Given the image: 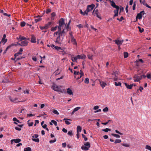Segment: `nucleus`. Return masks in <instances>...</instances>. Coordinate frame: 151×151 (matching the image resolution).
<instances>
[{"instance_id":"obj_1","label":"nucleus","mask_w":151,"mask_h":151,"mask_svg":"<svg viewBox=\"0 0 151 151\" xmlns=\"http://www.w3.org/2000/svg\"><path fill=\"white\" fill-rule=\"evenodd\" d=\"M110 2L111 3V5L113 8H115L116 9V10H114V17L116 16H117L118 15V12L119 9V7L117 5H116L113 1H110Z\"/></svg>"},{"instance_id":"obj_2","label":"nucleus","mask_w":151,"mask_h":151,"mask_svg":"<svg viewBox=\"0 0 151 151\" xmlns=\"http://www.w3.org/2000/svg\"><path fill=\"white\" fill-rule=\"evenodd\" d=\"M64 19L62 18L60 19L59 21V25L58 26V28L59 31L61 30L62 27L64 25H65Z\"/></svg>"},{"instance_id":"obj_3","label":"nucleus","mask_w":151,"mask_h":151,"mask_svg":"<svg viewBox=\"0 0 151 151\" xmlns=\"http://www.w3.org/2000/svg\"><path fill=\"white\" fill-rule=\"evenodd\" d=\"M61 86H58L55 84L52 86V88L55 91L63 93L62 90L61 89Z\"/></svg>"},{"instance_id":"obj_4","label":"nucleus","mask_w":151,"mask_h":151,"mask_svg":"<svg viewBox=\"0 0 151 151\" xmlns=\"http://www.w3.org/2000/svg\"><path fill=\"white\" fill-rule=\"evenodd\" d=\"M28 42L27 40L20 41V42L18 43V44L21 46H26L28 45Z\"/></svg>"},{"instance_id":"obj_5","label":"nucleus","mask_w":151,"mask_h":151,"mask_svg":"<svg viewBox=\"0 0 151 151\" xmlns=\"http://www.w3.org/2000/svg\"><path fill=\"white\" fill-rule=\"evenodd\" d=\"M133 78L135 82H139L142 79V76L139 74H136L134 75Z\"/></svg>"},{"instance_id":"obj_6","label":"nucleus","mask_w":151,"mask_h":151,"mask_svg":"<svg viewBox=\"0 0 151 151\" xmlns=\"http://www.w3.org/2000/svg\"><path fill=\"white\" fill-rule=\"evenodd\" d=\"M95 5L94 4H92L90 5H88L87 9V12H89L91 11L94 7Z\"/></svg>"},{"instance_id":"obj_7","label":"nucleus","mask_w":151,"mask_h":151,"mask_svg":"<svg viewBox=\"0 0 151 151\" xmlns=\"http://www.w3.org/2000/svg\"><path fill=\"white\" fill-rule=\"evenodd\" d=\"M145 12L144 11H142L141 12L137 14L136 18H138L139 19H141L142 18V15H144L145 14Z\"/></svg>"},{"instance_id":"obj_8","label":"nucleus","mask_w":151,"mask_h":151,"mask_svg":"<svg viewBox=\"0 0 151 151\" xmlns=\"http://www.w3.org/2000/svg\"><path fill=\"white\" fill-rule=\"evenodd\" d=\"M63 39V37L62 40L60 39V38H57V37L56 40L55 41V42L56 44L58 45H61L62 44V42Z\"/></svg>"},{"instance_id":"obj_9","label":"nucleus","mask_w":151,"mask_h":151,"mask_svg":"<svg viewBox=\"0 0 151 151\" xmlns=\"http://www.w3.org/2000/svg\"><path fill=\"white\" fill-rule=\"evenodd\" d=\"M58 31L60 32L61 34L62 35L63 37L65 35L66 33L67 32V30L65 29V28H64L62 31H61V30L60 31L58 30Z\"/></svg>"},{"instance_id":"obj_10","label":"nucleus","mask_w":151,"mask_h":151,"mask_svg":"<svg viewBox=\"0 0 151 151\" xmlns=\"http://www.w3.org/2000/svg\"><path fill=\"white\" fill-rule=\"evenodd\" d=\"M70 37L71 38L70 41L73 43V44L74 45H76L77 43L76 41V40L75 39H74L72 35H71L70 36Z\"/></svg>"},{"instance_id":"obj_11","label":"nucleus","mask_w":151,"mask_h":151,"mask_svg":"<svg viewBox=\"0 0 151 151\" xmlns=\"http://www.w3.org/2000/svg\"><path fill=\"white\" fill-rule=\"evenodd\" d=\"M86 56L83 54H82L81 55H77V58L78 59H85L86 58Z\"/></svg>"},{"instance_id":"obj_12","label":"nucleus","mask_w":151,"mask_h":151,"mask_svg":"<svg viewBox=\"0 0 151 151\" xmlns=\"http://www.w3.org/2000/svg\"><path fill=\"white\" fill-rule=\"evenodd\" d=\"M17 40H18L19 42H20V41L27 40V39L24 36H22L21 35H20L19 36V37L17 38Z\"/></svg>"},{"instance_id":"obj_13","label":"nucleus","mask_w":151,"mask_h":151,"mask_svg":"<svg viewBox=\"0 0 151 151\" xmlns=\"http://www.w3.org/2000/svg\"><path fill=\"white\" fill-rule=\"evenodd\" d=\"M23 51V49L22 48H21L19 52H18L17 53H16L14 55V56L15 57H16L17 56H18L19 55H21L22 54V52Z\"/></svg>"},{"instance_id":"obj_14","label":"nucleus","mask_w":151,"mask_h":151,"mask_svg":"<svg viewBox=\"0 0 151 151\" xmlns=\"http://www.w3.org/2000/svg\"><path fill=\"white\" fill-rule=\"evenodd\" d=\"M114 42L115 43L118 45V47L119 48V47L122 44L120 41L119 40H115Z\"/></svg>"},{"instance_id":"obj_15","label":"nucleus","mask_w":151,"mask_h":151,"mask_svg":"<svg viewBox=\"0 0 151 151\" xmlns=\"http://www.w3.org/2000/svg\"><path fill=\"white\" fill-rule=\"evenodd\" d=\"M100 84L103 88H104L105 86L107 85L106 83L102 81H100Z\"/></svg>"},{"instance_id":"obj_16","label":"nucleus","mask_w":151,"mask_h":151,"mask_svg":"<svg viewBox=\"0 0 151 151\" xmlns=\"http://www.w3.org/2000/svg\"><path fill=\"white\" fill-rule=\"evenodd\" d=\"M9 99H10V101L13 102H20L19 101H18V98H14L12 99L11 97H9Z\"/></svg>"},{"instance_id":"obj_17","label":"nucleus","mask_w":151,"mask_h":151,"mask_svg":"<svg viewBox=\"0 0 151 151\" xmlns=\"http://www.w3.org/2000/svg\"><path fill=\"white\" fill-rule=\"evenodd\" d=\"M67 93L68 94L70 95H73V92L70 88H68L67 89Z\"/></svg>"},{"instance_id":"obj_18","label":"nucleus","mask_w":151,"mask_h":151,"mask_svg":"<svg viewBox=\"0 0 151 151\" xmlns=\"http://www.w3.org/2000/svg\"><path fill=\"white\" fill-rule=\"evenodd\" d=\"M71 60L73 62H77V60L78 59V58H77V56L76 57H73V55H71Z\"/></svg>"},{"instance_id":"obj_19","label":"nucleus","mask_w":151,"mask_h":151,"mask_svg":"<svg viewBox=\"0 0 151 151\" xmlns=\"http://www.w3.org/2000/svg\"><path fill=\"white\" fill-rule=\"evenodd\" d=\"M21 140L20 139H13L11 140V142H12L13 141H14L15 143H17L19 142L20 141H21Z\"/></svg>"},{"instance_id":"obj_20","label":"nucleus","mask_w":151,"mask_h":151,"mask_svg":"<svg viewBox=\"0 0 151 151\" xmlns=\"http://www.w3.org/2000/svg\"><path fill=\"white\" fill-rule=\"evenodd\" d=\"M31 41L32 43H35L36 42V37L34 36H32L31 38Z\"/></svg>"},{"instance_id":"obj_21","label":"nucleus","mask_w":151,"mask_h":151,"mask_svg":"<svg viewBox=\"0 0 151 151\" xmlns=\"http://www.w3.org/2000/svg\"><path fill=\"white\" fill-rule=\"evenodd\" d=\"M124 84L127 88L130 89L132 88V87L133 86V84L129 85L126 83H125Z\"/></svg>"},{"instance_id":"obj_22","label":"nucleus","mask_w":151,"mask_h":151,"mask_svg":"<svg viewBox=\"0 0 151 151\" xmlns=\"http://www.w3.org/2000/svg\"><path fill=\"white\" fill-rule=\"evenodd\" d=\"M142 3L145 6L151 9V6L148 5L145 0H144Z\"/></svg>"},{"instance_id":"obj_23","label":"nucleus","mask_w":151,"mask_h":151,"mask_svg":"<svg viewBox=\"0 0 151 151\" xmlns=\"http://www.w3.org/2000/svg\"><path fill=\"white\" fill-rule=\"evenodd\" d=\"M52 23V22H50L48 23L47 24H46L45 25V27H46V29H47L49 28L51 26Z\"/></svg>"},{"instance_id":"obj_24","label":"nucleus","mask_w":151,"mask_h":151,"mask_svg":"<svg viewBox=\"0 0 151 151\" xmlns=\"http://www.w3.org/2000/svg\"><path fill=\"white\" fill-rule=\"evenodd\" d=\"M66 120L65 121V123L69 125V124H70V122H68V121L67 120H70V121H71V120L70 119H63V120Z\"/></svg>"},{"instance_id":"obj_25","label":"nucleus","mask_w":151,"mask_h":151,"mask_svg":"<svg viewBox=\"0 0 151 151\" xmlns=\"http://www.w3.org/2000/svg\"><path fill=\"white\" fill-rule=\"evenodd\" d=\"M60 70L59 69H58L57 70H56L55 72L54 73H55V76H56L57 75H58L60 74Z\"/></svg>"},{"instance_id":"obj_26","label":"nucleus","mask_w":151,"mask_h":151,"mask_svg":"<svg viewBox=\"0 0 151 151\" xmlns=\"http://www.w3.org/2000/svg\"><path fill=\"white\" fill-rule=\"evenodd\" d=\"M77 132H78L79 133V132H81V131L82 129L80 126H78L77 127Z\"/></svg>"},{"instance_id":"obj_27","label":"nucleus","mask_w":151,"mask_h":151,"mask_svg":"<svg viewBox=\"0 0 151 151\" xmlns=\"http://www.w3.org/2000/svg\"><path fill=\"white\" fill-rule=\"evenodd\" d=\"M32 150L30 147H28L24 149V151H31Z\"/></svg>"},{"instance_id":"obj_28","label":"nucleus","mask_w":151,"mask_h":151,"mask_svg":"<svg viewBox=\"0 0 151 151\" xmlns=\"http://www.w3.org/2000/svg\"><path fill=\"white\" fill-rule=\"evenodd\" d=\"M112 136L115 137L116 138H120V136L118 134L112 133L111 134Z\"/></svg>"},{"instance_id":"obj_29","label":"nucleus","mask_w":151,"mask_h":151,"mask_svg":"<svg viewBox=\"0 0 151 151\" xmlns=\"http://www.w3.org/2000/svg\"><path fill=\"white\" fill-rule=\"evenodd\" d=\"M102 130L105 132H107L108 131H111V129H110L106 128L105 129H102Z\"/></svg>"},{"instance_id":"obj_30","label":"nucleus","mask_w":151,"mask_h":151,"mask_svg":"<svg viewBox=\"0 0 151 151\" xmlns=\"http://www.w3.org/2000/svg\"><path fill=\"white\" fill-rule=\"evenodd\" d=\"M128 56V53L127 52H124V58H126Z\"/></svg>"},{"instance_id":"obj_31","label":"nucleus","mask_w":151,"mask_h":151,"mask_svg":"<svg viewBox=\"0 0 151 151\" xmlns=\"http://www.w3.org/2000/svg\"><path fill=\"white\" fill-rule=\"evenodd\" d=\"M118 74V72L117 71L114 72L112 73V75L115 76L116 77H117Z\"/></svg>"},{"instance_id":"obj_32","label":"nucleus","mask_w":151,"mask_h":151,"mask_svg":"<svg viewBox=\"0 0 151 151\" xmlns=\"http://www.w3.org/2000/svg\"><path fill=\"white\" fill-rule=\"evenodd\" d=\"M122 142V140L120 139H116L115 140L114 142V143L115 144L116 143H120Z\"/></svg>"},{"instance_id":"obj_33","label":"nucleus","mask_w":151,"mask_h":151,"mask_svg":"<svg viewBox=\"0 0 151 151\" xmlns=\"http://www.w3.org/2000/svg\"><path fill=\"white\" fill-rule=\"evenodd\" d=\"M88 147H86V146H82L81 147V149L82 150H84L86 151L87 150H88Z\"/></svg>"},{"instance_id":"obj_34","label":"nucleus","mask_w":151,"mask_h":151,"mask_svg":"<svg viewBox=\"0 0 151 151\" xmlns=\"http://www.w3.org/2000/svg\"><path fill=\"white\" fill-rule=\"evenodd\" d=\"M29 121L30 120H29L27 121V124L29 126H32L33 125V122H31L30 123Z\"/></svg>"},{"instance_id":"obj_35","label":"nucleus","mask_w":151,"mask_h":151,"mask_svg":"<svg viewBox=\"0 0 151 151\" xmlns=\"http://www.w3.org/2000/svg\"><path fill=\"white\" fill-rule=\"evenodd\" d=\"M145 149L151 151V147L148 145H146L145 147Z\"/></svg>"},{"instance_id":"obj_36","label":"nucleus","mask_w":151,"mask_h":151,"mask_svg":"<svg viewBox=\"0 0 151 151\" xmlns=\"http://www.w3.org/2000/svg\"><path fill=\"white\" fill-rule=\"evenodd\" d=\"M32 140L33 141L35 142H39L40 141L39 139L38 138H32Z\"/></svg>"},{"instance_id":"obj_37","label":"nucleus","mask_w":151,"mask_h":151,"mask_svg":"<svg viewBox=\"0 0 151 151\" xmlns=\"http://www.w3.org/2000/svg\"><path fill=\"white\" fill-rule=\"evenodd\" d=\"M7 40V39H6L5 38L3 39L2 38L0 43H1V42H4V44L6 42Z\"/></svg>"},{"instance_id":"obj_38","label":"nucleus","mask_w":151,"mask_h":151,"mask_svg":"<svg viewBox=\"0 0 151 151\" xmlns=\"http://www.w3.org/2000/svg\"><path fill=\"white\" fill-rule=\"evenodd\" d=\"M114 84H115V85L116 86H121L122 83L120 82L117 83V82H115L114 83Z\"/></svg>"},{"instance_id":"obj_39","label":"nucleus","mask_w":151,"mask_h":151,"mask_svg":"<svg viewBox=\"0 0 151 151\" xmlns=\"http://www.w3.org/2000/svg\"><path fill=\"white\" fill-rule=\"evenodd\" d=\"M87 56H88V57L89 59L91 60H93V55L88 54L87 55Z\"/></svg>"},{"instance_id":"obj_40","label":"nucleus","mask_w":151,"mask_h":151,"mask_svg":"<svg viewBox=\"0 0 151 151\" xmlns=\"http://www.w3.org/2000/svg\"><path fill=\"white\" fill-rule=\"evenodd\" d=\"M138 28L139 29V31L140 32L142 33V32H143L144 31V29L143 28H141L139 26L138 27Z\"/></svg>"},{"instance_id":"obj_41","label":"nucleus","mask_w":151,"mask_h":151,"mask_svg":"<svg viewBox=\"0 0 151 151\" xmlns=\"http://www.w3.org/2000/svg\"><path fill=\"white\" fill-rule=\"evenodd\" d=\"M84 145L86 146H88V148H89L90 147V145L89 142H86L84 144Z\"/></svg>"},{"instance_id":"obj_42","label":"nucleus","mask_w":151,"mask_h":151,"mask_svg":"<svg viewBox=\"0 0 151 151\" xmlns=\"http://www.w3.org/2000/svg\"><path fill=\"white\" fill-rule=\"evenodd\" d=\"M57 27L55 26V27H52L51 28V31H55V30H56L57 29Z\"/></svg>"},{"instance_id":"obj_43","label":"nucleus","mask_w":151,"mask_h":151,"mask_svg":"<svg viewBox=\"0 0 151 151\" xmlns=\"http://www.w3.org/2000/svg\"><path fill=\"white\" fill-rule=\"evenodd\" d=\"M84 82L85 83L88 84L89 82V79L88 78H85Z\"/></svg>"},{"instance_id":"obj_44","label":"nucleus","mask_w":151,"mask_h":151,"mask_svg":"<svg viewBox=\"0 0 151 151\" xmlns=\"http://www.w3.org/2000/svg\"><path fill=\"white\" fill-rule=\"evenodd\" d=\"M26 23L24 22H21L20 25L21 27H23L25 26Z\"/></svg>"},{"instance_id":"obj_45","label":"nucleus","mask_w":151,"mask_h":151,"mask_svg":"<svg viewBox=\"0 0 151 151\" xmlns=\"http://www.w3.org/2000/svg\"><path fill=\"white\" fill-rule=\"evenodd\" d=\"M68 135H69L70 137H72L73 135L72 132V131H69L68 133Z\"/></svg>"},{"instance_id":"obj_46","label":"nucleus","mask_w":151,"mask_h":151,"mask_svg":"<svg viewBox=\"0 0 151 151\" xmlns=\"http://www.w3.org/2000/svg\"><path fill=\"white\" fill-rule=\"evenodd\" d=\"M81 107H77L75 108H74V109H73L74 111H78L79 109H80Z\"/></svg>"},{"instance_id":"obj_47","label":"nucleus","mask_w":151,"mask_h":151,"mask_svg":"<svg viewBox=\"0 0 151 151\" xmlns=\"http://www.w3.org/2000/svg\"><path fill=\"white\" fill-rule=\"evenodd\" d=\"M82 137L83 138H84L85 141H86L87 140L88 138L86 137V136L85 135L82 134Z\"/></svg>"},{"instance_id":"obj_48","label":"nucleus","mask_w":151,"mask_h":151,"mask_svg":"<svg viewBox=\"0 0 151 151\" xmlns=\"http://www.w3.org/2000/svg\"><path fill=\"white\" fill-rule=\"evenodd\" d=\"M69 25L68 24L66 26V24H65V27L64 28H65V29H66L67 30V31H68V29L69 28Z\"/></svg>"},{"instance_id":"obj_49","label":"nucleus","mask_w":151,"mask_h":151,"mask_svg":"<svg viewBox=\"0 0 151 151\" xmlns=\"http://www.w3.org/2000/svg\"><path fill=\"white\" fill-rule=\"evenodd\" d=\"M53 112L54 114L57 115H58L59 114V113L58 111L56 110H54Z\"/></svg>"},{"instance_id":"obj_50","label":"nucleus","mask_w":151,"mask_h":151,"mask_svg":"<svg viewBox=\"0 0 151 151\" xmlns=\"http://www.w3.org/2000/svg\"><path fill=\"white\" fill-rule=\"evenodd\" d=\"M117 19L120 22H121L123 19H124V18L122 16L120 18V19L119 18H117Z\"/></svg>"},{"instance_id":"obj_51","label":"nucleus","mask_w":151,"mask_h":151,"mask_svg":"<svg viewBox=\"0 0 151 151\" xmlns=\"http://www.w3.org/2000/svg\"><path fill=\"white\" fill-rule=\"evenodd\" d=\"M13 121H14V122H17L19 123H20L19 122V121L15 117H14L13 118Z\"/></svg>"},{"instance_id":"obj_52","label":"nucleus","mask_w":151,"mask_h":151,"mask_svg":"<svg viewBox=\"0 0 151 151\" xmlns=\"http://www.w3.org/2000/svg\"><path fill=\"white\" fill-rule=\"evenodd\" d=\"M55 49L56 50H62V48L60 47H59L57 46H56L55 47Z\"/></svg>"},{"instance_id":"obj_53","label":"nucleus","mask_w":151,"mask_h":151,"mask_svg":"<svg viewBox=\"0 0 151 151\" xmlns=\"http://www.w3.org/2000/svg\"><path fill=\"white\" fill-rule=\"evenodd\" d=\"M103 111L104 112H107L108 111V109L107 107H106L103 109Z\"/></svg>"},{"instance_id":"obj_54","label":"nucleus","mask_w":151,"mask_h":151,"mask_svg":"<svg viewBox=\"0 0 151 151\" xmlns=\"http://www.w3.org/2000/svg\"><path fill=\"white\" fill-rule=\"evenodd\" d=\"M51 122L54 124L55 126H56L57 125V122L56 121L54 120H52L51 121Z\"/></svg>"},{"instance_id":"obj_55","label":"nucleus","mask_w":151,"mask_h":151,"mask_svg":"<svg viewBox=\"0 0 151 151\" xmlns=\"http://www.w3.org/2000/svg\"><path fill=\"white\" fill-rule=\"evenodd\" d=\"M51 11V9H47L46 11V14H48Z\"/></svg>"},{"instance_id":"obj_56","label":"nucleus","mask_w":151,"mask_h":151,"mask_svg":"<svg viewBox=\"0 0 151 151\" xmlns=\"http://www.w3.org/2000/svg\"><path fill=\"white\" fill-rule=\"evenodd\" d=\"M40 29L42 30L45 29H46V27H45V26L43 27L40 26Z\"/></svg>"},{"instance_id":"obj_57","label":"nucleus","mask_w":151,"mask_h":151,"mask_svg":"<svg viewBox=\"0 0 151 151\" xmlns=\"http://www.w3.org/2000/svg\"><path fill=\"white\" fill-rule=\"evenodd\" d=\"M38 135L37 134H34L33 136H32V138H37L38 137Z\"/></svg>"},{"instance_id":"obj_58","label":"nucleus","mask_w":151,"mask_h":151,"mask_svg":"<svg viewBox=\"0 0 151 151\" xmlns=\"http://www.w3.org/2000/svg\"><path fill=\"white\" fill-rule=\"evenodd\" d=\"M56 141V139H55L53 140H50L49 141V142L50 143H54V142H55Z\"/></svg>"},{"instance_id":"obj_59","label":"nucleus","mask_w":151,"mask_h":151,"mask_svg":"<svg viewBox=\"0 0 151 151\" xmlns=\"http://www.w3.org/2000/svg\"><path fill=\"white\" fill-rule=\"evenodd\" d=\"M57 38H60V37L62 36V35L61 34L60 32H59L58 34Z\"/></svg>"},{"instance_id":"obj_60","label":"nucleus","mask_w":151,"mask_h":151,"mask_svg":"<svg viewBox=\"0 0 151 151\" xmlns=\"http://www.w3.org/2000/svg\"><path fill=\"white\" fill-rule=\"evenodd\" d=\"M41 18H38V19H35V22L37 23L40 21V20H41Z\"/></svg>"},{"instance_id":"obj_61","label":"nucleus","mask_w":151,"mask_h":151,"mask_svg":"<svg viewBox=\"0 0 151 151\" xmlns=\"http://www.w3.org/2000/svg\"><path fill=\"white\" fill-rule=\"evenodd\" d=\"M24 58V57H19L18 58H17L16 61H17V60H19L22 59L23 58Z\"/></svg>"},{"instance_id":"obj_62","label":"nucleus","mask_w":151,"mask_h":151,"mask_svg":"<svg viewBox=\"0 0 151 151\" xmlns=\"http://www.w3.org/2000/svg\"><path fill=\"white\" fill-rule=\"evenodd\" d=\"M122 145L123 146L127 147H129V144H122Z\"/></svg>"},{"instance_id":"obj_63","label":"nucleus","mask_w":151,"mask_h":151,"mask_svg":"<svg viewBox=\"0 0 151 151\" xmlns=\"http://www.w3.org/2000/svg\"><path fill=\"white\" fill-rule=\"evenodd\" d=\"M115 132L116 133H118L120 135H122L123 134L122 133L120 132L119 131H118L117 130H115Z\"/></svg>"},{"instance_id":"obj_64","label":"nucleus","mask_w":151,"mask_h":151,"mask_svg":"<svg viewBox=\"0 0 151 151\" xmlns=\"http://www.w3.org/2000/svg\"><path fill=\"white\" fill-rule=\"evenodd\" d=\"M88 12H87V9L85 10L83 12V15H84L85 14H86L87 15L88 14Z\"/></svg>"}]
</instances>
